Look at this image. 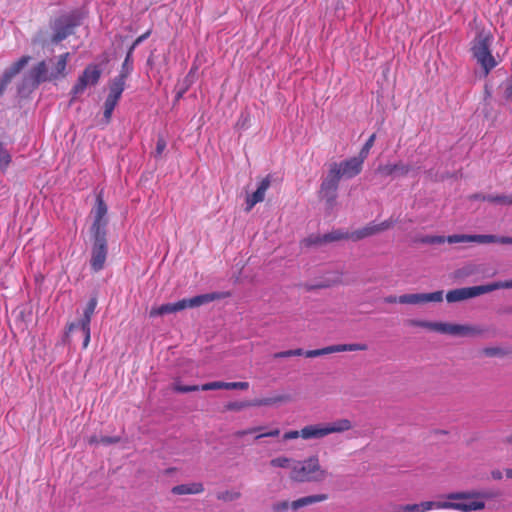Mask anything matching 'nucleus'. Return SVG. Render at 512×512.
Returning <instances> with one entry per match:
<instances>
[{
  "label": "nucleus",
  "mask_w": 512,
  "mask_h": 512,
  "mask_svg": "<svg viewBox=\"0 0 512 512\" xmlns=\"http://www.w3.org/2000/svg\"><path fill=\"white\" fill-rule=\"evenodd\" d=\"M107 212L108 207L102 197V194L100 193L97 195L95 205L91 211L93 216V223L90 230L92 234L93 245L91 250L90 265L94 272H98L104 268L107 258Z\"/></svg>",
  "instance_id": "obj_1"
},
{
  "label": "nucleus",
  "mask_w": 512,
  "mask_h": 512,
  "mask_svg": "<svg viewBox=\"0 0 512 512\" xmlns=\"http://www.w3.org/2000/svg\"><path fill=\"white\" fill-rule=\"evenodd\" d=\"M70 53H63L48 61H40L33 68L30 69L25 81L32 87L36 88L41 83L47 81H55L63 79L67 76V63Z\"/></svg>",
  "instance_id": "obj_2"
},
{
  "label": "nucleus",
  "mask_w": 512,
  "mask_h": 512,
  "mask_svg": "<svg viewBox=\"0 0 512 512\" xmlns=\"http://www.w3.org/2000/svg\"><path fill=\"white\" fill-rule=\"evenodd\" d=\"M329 473L324 469L317 455L294 461L290 471V479L298 483H321Z\"/></svg>",
  "instance_id": "obj_3"
},
{
  "label": "nucleus",
  "mask_w": 512,
  "mask_h": 512,
  "mask_svg": "<svg viewBox=\"0 0 512 512\" xmlns=\"http://www.w3.org/2000/svg\"><path fill=\"white\" fill-rule=\"evenodd\" d=\"M229 297H231V293L229 291L201 294L189 299H181L175 303H166L158 307H152L149 312V316L153 318L165 314L176 313L186 308L200 307L210 302L226 299Z\"/></svg>",
  "instance_id": "obj_4"
},
{
  "label": "nucleus",
  "mask_w": 512,
  "mask_h": 512,
  "mask_svg": "<svg viewBox=\"0 0 512 512\" xmlns=\"http://www.w3.org/2000/svg\"><path fill=\"white\" fill-rule=\"evenodd\" d=\"M484 494L476 491L453 492L445 496L448 501H441L442 509H453L461 512L479 511L485 508L482 500Z\"/></svg>",
  "instance_id": "obj_5"
},
{
  "label": "nucleus",
  "mask_w": 512,
  "mask_h": 512,
  "mask_svg": "<svg viewBox=\"0 0 512 512\" xmlns=\"http://www.w3.org/2000/svg\"><path fill=\"white\" fill-rule=\"evenodd\" d=\"M492 41L493 36L491 33L482 30L477 33L471 47L473 56L483 68L485 75H487L497 65L490 49Z\"/></svg>",
  "instance_id": "obj_6"
},
{
  "label": "nucleus",
  "mask_w": 512,
  "mask_h": 512,
  "mask_svg": "<svg viewBox=\"0 0 512 512\" xmlns=\"http://www.w3.org/2000/svg\"><path fill=\"white\" fill-rule=\"evenodd\" d=\"M410 324L412 326L426 328V329L436 331L439 333L456 335V336L480 335L483 332V330L478 327H474V326H470V325H461V324H450V323H443V322L411 320Z\"/></svg>",
  "instance_id": "obj_7"
},
{
  "label": "nucleus",
  "mask_w": 512,
  "mask_h": 512,
  "mask_svg": "<svg viewBox=\"0 0 512 512\" xmlns=\"http://www.w3.org/2000/svg\"><path fill=\"white\" fill-rule=\"evenodd\" d=\"M443 291H435L432 293H415V294H404L400 296L389 295L384 298V302L388 304L400 303V304H424L428 302H442Z\"/></svg>",
  "instance_id": "obj_8"
},
{
  "label": "nucleus",
  "mask_w": 512,
  "mask_h": 512,
  "mask_svg": "<svg viewBox=\"0 0 512 512\" xmlns=\"http://www.w3.org/2000/svg\"><path fill=\"white\" fill-rule=\"evenodd\" d=\"M101 74L102 70L98 65L90 64L86 66L71 89L73 97L83 94L87 86L96 85L100 80Z\"/></svg>",
  "instance_id": "obj_9"
},
{
  "label": "nucleus",
  "mask_w": 512,
  "mask_h": 512,
  "mask_svg": "<svg viewBox=\"0 0 512 512\" xmlns=\"http://www.w3.org/2000/svg\"><path fill=\"white\" fill-rule=\"evenodd\" d=\"M291 400L289 395H277L269 398L254 399L251 401H233L225 405L227 411H241L248 407L271 406L277 403H285Z\"/></svg>",
  "instance_id": "obj_10"
},
{
  "label": "nucleus",
  "mask_w": 512,
  "mask_h": 512,
  "mask_svg": "<svg viewBox=\"0 0 512 512\" xmlns=\"http://www.w3.org/2000/svg\"><path fill=\"white\" fill-rule=\"evenodd\" d=\"M80 25L78 17L74 15H66L56 19L53 29L52 42L59 43L74 33L77 26Z\"/></svg>",
  "instance_id": "obj_11"
},
{
  "label": "nucleus",
  "mask_w": 512,
  "mask_h": 512,
  "mask_svg": "<svg viewBox=\"0 0 512 512\" xmlns=\"http://www.w3.org/2000/svg\"><path fill=\"white\" fill-rule=\"evenodd\" d=\"M465 242H476L481 244L488 243H500V244H512V237L509 236H495V235H465V234H454L448 236V243H465Z\"/></svg>",
  "instance_id": "obj_12"
},
{
  "label": "nucleus",
  "mask_w": 512,
  "mask_h": 512,
  "mask_svg": "<svg viewBox=\"0 0 512 512\" xmlns=\"http://www.w3.org/2000/svg\"><path fill=\"white\" fill-rule=\"evenodd\" d=\"M328 499L327 494H317V495H309L297 500L292 501L291 503L284 500L276 502L272 505L273 512H286L289 508L293 511H297L300 508H303L308 505H312L314 503L323 502Z\"/></svg>",
  "instance_id": "obj_13"
},
{
  "label": "nucleus",
  "mask_w": 512,
  "mask_h": 512,
  "mask_svg": "<svg viewBox=\"0 0 512 512\" xmlns=\"http://www.w3.org/2000/svg\"><path fill=\"white\" fill-rule=\"evenodd\" d=\"M340 180L339 171L332 168L330 165L327 176L320 185V196L325 198L328 202L335 201Z\"/></svg>",
  "instance_id": "obj_14"
},
{
  "label": "nucleus",
  "mask_w": 512,
  "mask_h": 512,
  "mask_svg": "<svg viewBox=\"0 0 512 512\" xmlns=\"http://www.w3.org/2000/svg\"><path fill=\"white\" fill-rule=\"evenodd\" d=\"M368 346L364 343H351V344H337L327 346L321 349L305 351V356L308 358L323 356L332 353L345 352V351H366Z\"/></svg>",
  "instance_id": "obj_15"
},
{
  "label": "nucleus",
  "mask_w": 512,
  "mask_h": 512,
  "mask_svg": "<svg viewBox=\"0 0 512 512\" xmlns=\"http://www.w3.org/2000/svg\"><path fill=\"white\" fill-rule=\"evenodd\" d=\"M486 293H488L486 285L457 288L447 292L446 300L449 303L460 302Z\"/></svg>",
  "instance_id": "obj_16"
},
{
  "label": "nucleus",
  "mask_w": 512,
  "mask_h": 512,
  "mask_svg": "<svg viewBox=\"0 0 512 512\" xmlns=\"http://www.w3.org/2000/svg\"><path fill=\"white\" fill-rule=\"evenodd\" d=\"M364 161L358 156L351 157L339 163H332V168L339 171V176L345 178H353L359 175L362 171Z\"/></svg>",
  "instance_id": "obj_17"
},
{
  "label": "nucleus",
  "mask_w": 512,
  "mask_h": 512,
  "mask_svg": "<svg viewBox=\"0 0 512 512\" xmlns=\"http://www.w3.org/2000/svg\"><path fill=\"white\" fill-rule=\"evenodd\" d=\"M394 225V221L392 219L385 220L381 223L374 224L369 223L365 227H362L358 230H355L350 233V240L352 241H359L366 237L381 233L383 231H386L390 229Z\"/></svg>",
  "instance_id": "obj_18"
},
{
  "label": "nucleus",
  "mask_w": 512,
  "mask_h": 512,
  "mask_svg": "<svg viewBox=\"0 0 512 512\" xmlns=\"http://www.w3.org/2000/svg\"><path fill=\"white\" fill-rule=\"evenodd\" d=\"M30 56H22L14 62L8 69H6L0 79V96L4 93L6 87L11 80L29 63Z\"/></svg>",
  "instance_id": "obj_19"
},
{
  "label": "nucleus",
  "mask_w": 512,
  "mask_h": 512,
  "mask_svg": "<svg viewBox=\"0 0 512 512\" xmlns=\"http://www.w3.org/2000/svg\"><path fill=\"white\" fill-rule=\"evenodd\" d=\"M91 319H92L91 316L83 314L82 318L80 319V321L78 323H74V322L70 323L67 326V330L64 335V342L69 343L70 333L74 329L80 328L83 333V336H84L83 349H86L88 347V345L90 343V339H91V330H90Z\"/></svg>",
  "instance_id": "obj_20"
},
{
  "label": "nucleus",
  "mask_w": 512,
  "mask_h": 512,
  "mask_svg": "<svg viewBox=\"0 0 512 512\" xmlns=\"http://www.w3.org/2000/svg\"><path fill=\"white\" fill-rule=\"evenodd\" d=\"M270 175L261 180L256 191L246 199V211H250L257 203L262 202L265 198L266 191L270 187Z\"/></svg>",
  "instance_id": "obj_21"
},
{
  "label": "nucleus",
  "mask_w": 512,
  "mask_h": 512,
  "mask_svg": "<svg viewBox=\"0 0 512 512\" xmlns=\"http://www.w3.org/2000/svg\"><path fill=\"white\" fill-rule=\"evenodd\" d=\"M410 171L411 166L401 161L395 164L379 165L376 169V172L383 177L392 176L394 174L406 176Z\"/></svg>",
  "instance_id": "obj_22"
},
{
  "label": "nucleus",
  "mask_w": 512,
  "mask_h": 512,
  "mask_svg": "<svg viewBox=\"0 0 512 512\" xmlns=\"http://www.w3.org/2000/svg\"><path fill=\"white\" fill-rule=\"evenodd\" d=\"M432 509H442L441 501H424L419 504L399 505L395 512H427Z\"/></svg>",
  "instance_id": "obj_23"
},
{
  "label": "nucleus",
  "mask_w": 512,
  "mask_h": 512,
  "mask_svg": "<svg viewBox=\"0 0 512 512\" xmlns=\"http://www.w3.org/2000/svg\"><path fill=\"white\" fill-rule=\"evenodd\" d=\"M350 233L343 232L341 230H333L329 233L324 234L323 236H317L315 238H308L307 242L309 244H321V243H329L340 240H350Z\"/></svg>",
  "instance_id": "obj_24"
},
{
  "label": "nucleus",
  "mask_w": 512,
  "mask_h": 512,
  "mask_svg": "<svg viewBox=\"0 0 512 512\" xmlns=\"http://www.w3.org/2000/svg\"><path fill=\"white\" fill-rule=\"evenodd\" d=\"M204 491V485L201 482H192L180 484L172 487L171 492L174 495H192L200 494Z\"/></svg>",
  "instance_id": "obj_25"
},
{
  "label": "nucleus",
  "mask_w": 512,
  "mask_h": 512,
  "mask_svg": "<svg viewBox=\"0 0 512 512\" xmlns=\"http://www.w3.org/2000/svg\"><path fill=\"white\" fill-rule=\"evenodd\" d=\"M125 82L126 81L122 80V78L115 77L109 85V94L106 101L118 104V101L125 89Z\"/></svg>",
  "instance_id": "obj_26"
},
{
  "label": "nucleus",
  "mask_w": 512,
  "mask_h": 512,
  "mask_svg": "<svg viewBox=\"0 0 512 512\" xmlns=\"http://www.w3.org/2000/svg\"><path fill=\"white\" fill-rule=\"evenodd\" d=\"M328 435L325 425H308L302 428L303 439H320Z\"/></svg>",
  "instance_id": "obj_27"
},
{
  "label": "nucleus",
  "mask_w": 512,
  "mask_h": 512,
  "mask_svg": "<svg viewBox=\"0 0 512 512\" xmlns=\"http://www.w3.org/2000/svg\"><path fill=\"white\" fill-rule=\"evenodd\" d=\"M328 435L332 433H342L350 430L353 425L349 419H338L334 422L325 424Z\"/></svg>",
  "instance_id": "obj_28"
},
{
  "label": "nucleus",
  "mask_w": 512,
  "mask_h": 512,
  "mask_svg": "<svg viewBox=\"0 0 512 512\" xmlns=\"http://www.w3.org/2000/svg\"><path fill=\"white\" fill-rule=\"evenodd\" d=\"M132 54H133V52L128 50L126 58L122 64L121 71H120L119 75L116 76L117 78H122V80L126 81L127 77L129 76V74L131 73V71L133 69Z\"/></svg>",
  "instance_id": "obj_29"
},
{
  "label": "nucleus",
  "mask_w": 512,
  "mask_h": 512,
  "mask_svg": "<svg viewBox=\"0 0 512 512\" xmlns=\"http://www.w3.org/2000/svg\"><path fill=\"white\" fill-rule=\"evenodd\" d=\"M482 201H487L490 203L502 204V205H512V195H487L482 197Z\"/></svg>",
  "instance_id": "obj_30"
},
{
  "label": "nucleus",
  "mask_w": 512,
  "mask_h": 512,
  "mask_svg": "<svg viewBox=\"0 0 512 512\" xmlns=\"http://www.w3.org/2000/svg\"><path fill=\"white\" fill-rule=\"evenodd\" d=\"M416 241L422 244H442L448 242V236L427 235L418 238Z\"/></svg>",
  "instance_id": "obj_31"
},
{
  "label": "nucleus",
  "mask_w": 512,
  "mask_h": 512,
  "mask_svg": "<svg viewBox=\"0 0 512 512\" xmlns=\"http://www.w3.org/2000/svg\"><path fill=\"white\" fill-rule=\"evenodd\" d=\"M375 139H376V134L373 133L368 139L367 141L365 142V144L363 145V147L361 148L359 154H358V157L365 161L366 158L368 157L369 153H370V150L371 148L373 147L374 145V142H375Z\"/></svg>",
  "instance_id": "obj_32"
},
{
  "label": "nucleus",
  "mask_w": 512,
  "mask_h": 512,
  "mask_svg": "<svg viewBox=\"0 0 512 512\" xmlns=\"http://www.w3.org/2000/svg\"><path fill=\"white\" fill-rule=\"evenodd\" d=\"M241 497V493L239 491L234 490H226L217 493V499L224 502H232Z\"/></svg>",
  "instance_id": "obj_33"
},
{
  "label": "nucleus",
  "mask_w": 512,
  "mask_h": 512,
  "mask_svg": "<svg viewBox=\"0 0 512 512\" xmlns=\"http://www.w3.org/2000/svg\"><path fill=\"white\" fill-rule=\"evenodd\" d=\"M11 162V155L0 142V171H5Z\"/></svg>",
  "instance_id": "obj_34"
},
{
  "label": "nucleus",
  "mask_w": 512,
  "mask_h": 512,
  "mask_svg": "<svg viewBox=\"0 0 512 512\" xmlns=\"http://www.w3.org/2000/svg\"><path fill=\"white\" fill-rule=\"evenodd\" d=\"M293 462L294 461L288 457L280 456V457L273 458L270 461V465L272 467L291 468L293 465Z\"/></svg>",
  "instance_id": "obj_35"
},
{
  "label": "nucleus",
  "mask_w": 512,
  "mask_h": 512,
  "mask_svg": "<svg viewBox=\"0 0 512 512\" xmlns=\"http://www.w3.org/2000/svg\"><path fill=\"white\" fill-rule=\"evenodd\" d=\"M487 292H492L498 289H510L512 288V279L506 281H496L493 283L486 284Z\"/></svg>",
  "instance_id": "obj_36"
},
{
  "label": "nucleus",
  "mask_w": 512,
  "mask_h": 512,
  "mask_svg": "<svg viewBox=\"0 0 512 512\" xmlns=\"http://www.w3.org/2000/svg\"><path fill=\"white\" fill-rule=\"evenodd\" d=\"M173 390L179 393H188L201 390L199 385H182L180 383L173 384Z\"/></svg>",
  "instance_id": "obj_37"
},
{
  "label": "nucleus",
  "mask_w": 512,
  "mask_h": 512,
  "mask_svg": "<svg viewBox=\"0 0 512 512\" xmlns=\"http://www.w3.org/2000/svg\"><path fill=\"white\" fill-rule=\"evenodd\" d=\"M482 353L487 357H497L507 355V351L500 347H486L482 350Z\"/></svg>",
  "instance_id": "obj_38"
},
{
  "label": "nucleus",
  "mask_w": 512,
  "mask_h": 512,
  "mask_svg": "<svg viewBox=\"0 0 512 512\" xmlns=\"http://www.w3.org/2000/svg\"><path fill=\"white\" fill-rule=\"evenodd\" d=\"M201 391L225 389V382L214 381L200 385Z\"/></svg>",
  "instance_id": "obj_39"
},
{
  "label": "nucleus",
  "mask_w": 512,
  "mask_h": 512,
  "mask_svg": "<svg viewBox=\"0 0 512 512\" xmlns=\"http://www.w3.org/2000/svg\"><path fill=\"white\" fill-rule=\"evenodd\" d=\"M116 105L117 104H114L112 102H108V101L105 100V103H104V118H105V121L107 123L110 122L113 110L115 109Z\"/></svg>",
  "instance_id": "obj_40"
},
{
  "label": "nucleus",
  "mask_w": 512,
  "mask_h": 512,
  "mask_svg": "<svg viewBox=\"0 0 512 512\" xmlns=\"http://www.w3.org/2000/svg\"><path fill=\"white\" fill-rule=\"evenodd\" d=\"M96 306H97V298L96 297L90 298L85 309H84L83 314L92 317L95 312Z\"/></svg>",
  "instance_id": "obj_41"
},
{
  "label": "nucleus",
  "mask_w": 512,
  "mask_h": 512,
  "mask_svg": "<svg viewBox=\"0 0 512 512\" xmlns=\"http://www.w3.org/2000/svg\"><path fill=\"white\" fill-rule=\"evenodd\" d=\"M249 388L248 382H225V389H239V390H247Z\"/></svg>",
  "instance_id": "obj_42"
},
{
  "label": "nucleus",
  "mask_w": 512,
  "mask_h": 512,
  "mask_svg": "<svg viewBox=\"0 0 512 512\" xmlns=\"http://www.w3.org/2000/svg\"><path fill=\"white\" fill-rule=\"evenodd\" d=\"M150 34H151V30H148L145 33H143L142 35H140L139 37H137L134 40V42L132 43V45L130 46L129 51L133 52L139 44H141L144 40H146L150 36Z\"/></svg>",
  "instance_id": "obj_43"
},
{
  "label": "nucleus",
  "mask_w": 512,
  "mask_h": 512,
  "mask_svg": "<svg viewBox=\"0 0 512 512\" xmlns=\"http://www.w3.org/2000/svg\"><path fill=\"white\" fill-rule=\"evenodd\" d=\"M298 437L302 438V429L300 431H297V430L288 431V432L284 433V435H283L284 440H292V439H296Z\"/></svg>",
  "instance_id": "obj_44"
},
{
  "label": "nucleus",
  "mask_w": 512,
  "mask_h": 512,
  "mask_svg": "<svg viewBox=\"0 0 512 512\" xmlns=\"http://www.w3.org/2000/svg\"><path fill=\"white\" fill-rule=\"evenodd\" d=\"M280 435V430L278 428H275L273 430H270L268 432L260 433L258 434L255 439H260L264 437H277Z\"/></svg>",
  "instance_id": "obj_45"
},
{
  "label": "nucleus",
  "mask_w": 512,
  "mask_h": 512,
  "mask_svg": "<svg viewBox=\"0 0 512 512\" xmlns=\"http://www.w3.org/2000/svg\"><path fill=\"white\" fill-rule=\"evenodd\" d=\"M166 148V141L164 138H159L156 143V155L160 156Z\"/></svg>",
  "instance_id": "obj_46"
},
{
  "label": "nucleus",
  "mask_w": 512,
  "mask_h": 512,
  "mask_svg": "<svg viewBox=\"0 0 512 512\" xmlns=\"http://www.w3.org/2000/svg\"><path fill=\"white\" fill-rule=\"evenodd\" d=\"M504 96L507 100H512V77L506 85Z\"/></svg>",
  "instance_id": "obj_47"
},
{
  "label": "nucleus",
  "mask_w": 512,
  "mask_h": 512,
  "mask_svg": "<svg viewBox=\"0 0 512 512\" xmlns=\"http://www.w3.org/2000/svg\"><path fill=\"white\" fill-rule=\"evenodd\" d=\"M257 429H261V426L254 427V428H249V429H246V430H240V431L236 432V436L237 437H243V436H245L247 434H251V433L256 432Z\"/></svg>",
  "instance_id": "obj_48"
},
{
  "label": "nucleus",
  "mask_w": 512,
  "mask_h": 512,
  "mask_svg": "<svg viewBox=\"0 0 512 512\" xmlns=\"http://www.w3.org/2000/svg\"><path fill=\"white\" fill-rule=\"evenodd\" d=\"M120 441L119 437H102L100 442L103 444H114Z\"/></svg>",
  "instance_id": "obj_49"
},
{
  "label": "nucleus",
  "mask_w": 512,
  "mask_h": 512,
  "mask_svg": "<svg viewBox=\"0 0 512 512\" xmlns=\"http://www.w3.org/2000/svg\"><path fill=\"white\" fill-rule=\"evenodd\" d=\"M274 358H287L292 357L291 350L281 351L277 352L273 355Z\"/></svg>",
  "instance_id": "obj_50"
},
{
  "label": "nucleus",
  "mask_w": 512,
  "mask_h": 512,
  "mask_svg": "<svg viewBox=\"0 0 512 512\" xmlns=\"http://www.w3.org/2000/svg\"><path fill=\"white\" fill-rule=\"evenodd\" d=\"M491 477L494 479V480H501L503 475H502V472L500 470H493L491 472Z\"/></svg>",
  "instance_id": "obj_51"
},
{
  "label": "nucleus",
  "mask_w": 512,
  "mask_h": 512,
  "mask_svg": "<svg viewBox=\"0 0 512 512\" xmlns=\"http://www.w3.org/2000/svg\"><path fill=\"white\" fill-rule=\"evenodd\" d=\"M292 356H302L305 355V351L301 348L291 350Z\"/></svg>",
  "instance_id": "obj_52"
},
{
  "label": "nucleus",
  "mask_w": 512,
  "mask_h": 512,
  "mask_svg": "<svg viewBox=\"0 0 512 512\" xmlns=\"http://www.w3.org/2000/svg\"><path fill=\"white\" fill-rule=\"evenodd\" d=\"M483 196H484V195H482V194H474V195H472V196H471V199H474V200H482V197H483Z\"/></svg>",
  "instance_id": "obj_53"
},
{
  "label": "nucleus",
  "mask_w": 512,
  "mask_h": 512,
  "mask_svg": "<svg viewBox=\"0 0 512 512\" xmlns=\"http://www.w3.org/2000/svg\"><path fill=\"white\" fill-rule=\"evenodd\" d=\"M505 474H506L507 478L512 479V469H506Z\"/></svg>",
  "instance_id": "obj_54"
},
{
  "label": "nucleus",
  "mask_w": 512,
  "mask_h": 512,
  "mask_svg": "<svg viewBox=\"0 0 512 512\" xmlns=\"http://www.w3.org/2000/svg\"><path fill=\"white\" fill-rule=\"evenodd\" d=\"M89 443H90V444L98 443V440H97V438H96V437H91V438L89 439Z\"/></svg>",
  "instance_id": "obj_55"
},
{
  "label": "nucleus",
  "mask_w": 512,
  "mask_h": 512,
  "mask_svg": "<svg viewBox=\"0 0 512 512\" xmlns=\"http://www.w3.org/2000/svg\"><path fill=\"white\" fill-rule=\"evenodd\" d=\"M263 429V427H261V429H257L256 432H261Z\"/></svg>",
  "instance_id": "obj_56"
},
{
  "label": "nucleus",
  "mask_w": 512,
  "mask_h": 512,
  "mask_svg": "<svg viewBox=\"0 0 512 512\" xmlns=\"http://www.w3.org/2000/svg\"><path fill=\"white\" fill-rule=\"evenodd\" d=\"M510 2H512V0H509Z\"/></svg>",
  "instance_id": "obj_57"
}]
</instances>
